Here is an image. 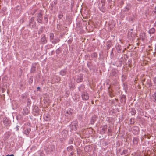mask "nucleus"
Masks as SVG:
<instances>
[{
  "instance_id": "nucleus-20",
  "label": "nucleus",
  "mask_w": 156,
  "mask_h": 156,
  "mask_svg": "<svg viewBox=\"0 0 156 156\" xmlns=\"http://www.w3.org/2000/svg\"><path fill=\"white\" fill-rule=\"evenodd\" d=\"M92 121L91 123V124H93L94 122V120L93 119H92Z\"/></svg>"
},
{
  "instance_id": "nucleus-5",
  "label": "nucleus",
  "mask_w": 156,
  "mask_h": 156,
  "mask_svg": "<svg viewBox=\"0 0 156 156\" xmlns=\"http://www.w3.org/2000/svg\"><path fill=\"white\" fill-rule=\"evenodd\" d=\"M60 40L58 38H55L54 39H53V40L51 41V42L54 44H55L58 42Z\"/></svg>"
},
{
  "instance_id": "nucleus-14",
  "label": "nucleus",
  "mask_w": 156,
  "mask_h": 156,
  "mask_svg": "<svg viewBox=\"0 0 156 156\" xmlns=\"http://www.w3.org/2000/svg\"><path fill=\"white\" fill-rule=\"evenodd\" d=\"M73 147L72 146H70L69 147H68L67 150L68 151H70L72 150L73 149Z\"/></svg>"
},
{
  "instance_id": "nucleus-23",
  "label": "nucleus",
  "mask_w": 156,
  "mask_h": 156,
  "mask_svg": "<svg viewBox=\"0 0 156 156\" xmlns=\"http://www.w3.org/2000/svg\"><path fill=\"white\" fill-rule=\"evenodd\" d=\"M108 2H110V1H111L112 0H108Z\"/></svg>"
},
{
  "instance_id": "nucleus-17",
  "label": "nucleus",
  "mask_w": 156,
  "mask_h": 156,
  "mask_svg": "<svg viewBox=\"0 0 156 156\" xmlns=\"http://www.w3.org/2000/svg\"><path fill=\"white\" fill-rule=\"evenodd\" d=\"M34 17H32L31 18L30 22H33L34 21Z\"/></svg>"
},
{
  "instance_id": "nucleus-24",
  "label": "nucleus",
  "mask_w": 156,
  "mask_h": 156,
  "mask_svg": "<svg viewBox=\"0 0 156 156\" xmlns=\"http://www.w3.org/2000/svg\"><path fill=\"white\" fill-rule=\"evenodd\" d=\"M30 101V100L28 99V102H29Z\"/></svg>"
},
{
  "instance_id": "nucleus-26",
  "label": "nucleus",
  "mask_w": 156,
  "mask_h": 156,
  "mask_svg": "<svg viewBox=\"0 0 156 156\" xmlns=\"http://www.w3.org/2000/svg\"><path fill=\"white\" fill-rule=\"evenodd\" d=\"M136 140V139H134L133 140V141H134V140Z\"/></svg>"
},
{
  "instance_id": "nucleus-9",
  "label": "nucleus",
  "mask_w": 156,
  "mask_h": 156,
  "mask_svg": "<svg viewBox=\"0 0 156 156\" xmlns=\"http://www.w3.org/2000/svg\"><path fill=\"white\" fill-rule=\"evenodd\" d=\"M152 99L153 101L156 102V92L154 93L152 95Z\"/></svg>"
},
{
  "instance_id": "nucleus-19",
  "label": "nucleus",
  "mask_w": 156,
  "mask_h": 156,
  "mask_svg": "<svg viewBox=\"0 0 156 156\" xmlns=\"http://www.w3.org/2000/svg\"><path fill=\"white\" fill-rule=\"evenodd\" d=\"M5 156H14L13 154H11L10 155H7Z\"/></svg>"
},
{
  "instance_id": "nucleus-15",
  "label": "nucleus",
  "mask_w": 156,
  "mask_h": 156,
  "mask_svg": "<svg viewBox=\"0 0 156 156\" xmlns=\"http://www.w3.org/2000/svg\"><path fill=\"white\" fill-rule=\"evenodd\" d=\"M131 114L132 115H134L136 114V110L134 109H132V111H131Z\"/></svg>"
},
{
  "instance_id": "nucleus-4",
  "label": "nucleus",
  "mask_w": 156,
  "mask_h": 156,
  "mask_svg": "<svg viewBox=\"0 0 156 156\" xmlns=\"http://www.w3.org/2000/svg\"><path fill=\"white\" fill-rule=\"evenodd\" d=\"M83 80V76L82 75H80V76H79L78 77L76 81L78 83L80 82Z\"/></svg>"
},
{
  "instance_id": "nucleus-21",
  "label": "nucleus",
  "mask_w": 156,
  "mask_h": 156,
  "mask_svg": "<svg viewBox=\"0 0 156 156\" xmlns=\"http://www.w3.org/2000/svg\"><path fill=\"white\" fill-rule=\"evenodd\" d=\"M37 89V90H39L40 89V87H38Z\"/></svg>"
},
{
  "instance_id": "nucleus-8",
  "label": "nucleus",
  "mask_w": 156,
  "mask_h": 156,
  "mask_svg": "<svg viewBox=\"0 0 156 156\" xmlns=\"http://www.w3.org/2000/svg\"><path fill=\"white\" fill-rule=\"evenodd\" d=\"M31 130L30 128H28L25 130L24 132V134L26 135H28L29 134Z\"/></svg>"
},
{
  "instance_id": "nucleus-6",
  "label": "nucleus",
  "mask_w": 156,
  "mask_h": 156,
  "mask_svg": "<svg viewBox=\"0 0 156 156\" xmlns=\"http://www.w3.org/2000/svg\"><path fill=\"white\" fill-rule=\"evenodd\" d=\"M29 113L28 109L27 108H24L23 109L22 113L23 114L27 115Z\"/></svg>"
},
{
  "instance_id": "nucleus-12",
  "label": "nucleus",
  "mask_w": 156,
  "mask_h": 156,
  "mask_svg": "<svg viewBox=\"0 0 156 156\" xmlns=\"http://www.w3.org/2000/svg\"><path fill=\"white\" fill-rule=\"evenodd\" d=\"M72 113V112L71 111H67L65 115L66 116H68V115H71Z\"/></svg>"
},
{
  "instance_id": "nucleus-3",
  "label": "nucleus",
  "mask_w": 156,
  "mask_h": 156,
  "mask_svg": "<svg viewBox=\"0 0 156 156\" xmlns=\"http://www.w3.org/2000/svg\"><path fill=\"white\" fill-rule=\"evenodd\" d=\"M37 21H38L40 23H41V19L42 17V14L40 13L37 16Z\"/></svg>"
},
{
  "instance_id": "nucleus-10",
  "label": "nucleus",
  "mask_w": 156,
  "mask_h": 156,
  "mask_svg": "<svg viewBox=\"0 0 156 156\" xmlns=\"http://www.w3.org/2000/svg\"><path fill=\"white\" fill-rule=\"evenodd\" d=\"M50 40L51 41L53 40L54 37V35L53 33H50Z\"/></svg>"
},
{
  "instance_id": "nucleus-2",
  "label": "nucleus",
  "mask_w": 156,
  "mask_h": 156,
  "mask_svg": "<svg viewBox=\"0 0 156 156\" xmlns=\"http://www.w3.org/2000/svg\"><path fill=\"white\" fill-rule=\"evenodd\" d=\"M82 97L83 100H87L89 98L88 94L85 92H84L82 94Z\"/></svg>"
},
{
  "instance_id": "nucleus-27",
  "label": "nucleus",
  "mask_w": 156,
  "mask_h": 156,
  "mask_svg": "<svg viewBox=\"0 0 156 156\" xmlns=\"http://www.w3.org/2000/svg\"><path fill=\"white\" fill-rule=\"evenodd\" d=\"M138 1H141V0H137Z\"/></svg>"
},
{
  "instance_id": "nucleus-16",
  "label": "nucleus",
  "mask_w": 156,
  "mask_h": 156,
  "mask_svg": "<svg viewBox=\"0 0 156 156\" xmlns=\"http://www.w3.org/2000/svg\"><path fill=\"white\" fill-rule=\"evenodd\" d=\"M3 123L4 124L6 125H7L8 124V121L6 119L3 121Z\"/></svg>"
},
{
  "instance_id": "nucleus-1",
  "label": "nucleus",
  "mask_w": 156,
  "mask_h": 156,
  "mask_svg": "<svg viewBox=\"0 0 156 156\" xmlns=\"http://www.w3.org/2000/svg\"><path fill=\"white\" fill-rule=\"evenodd\" d=\"M77 126V122L76 121H75L72 122L70 125L71 127H72V129L74 130L76 129Z\"/></svg>"
},
{
  "instance_id": "nucleus-11",
  "label": "nucleus",
  "mask_w": 156,
  "mask_h": 156,
  "mask_svg": "<svg viewBox=\"0 0 156 156\" xmlns=\"http://www.w3.org/2000/svg\"><path fill=\"white\" fill-rule=\"evenodd\" d=\"M66 71V69L62 70L60 72V74L64 76L65 75Z\"/></svg>"
},
{
  "instance_id": "nucleus-18",
  "label": "nucleus",
  "mask_w": 156,
  "mask_h": 156,
  "mask_svg": "<svg viewBox=\"0 0 156 156\" xmlns=\"http://www.w3.org/2000/svg\"><path fill=\"white\" fill-rule=\"evenodd\" d=\"M154 82L155 84H156V77L154 78Z\"/></svg>"
},
{
  "instance_id": "nucleus-22",
  "label": "nucleus",
  "mask_w": 156,
  "mask_h": 156,
  "mask_svg": "<svg viewBox=\"0 0 156 156\" xmlns=\"http://www.w3.org/2000/svg\"><path fill=\"white\" fill-rule=\"evenodd\" d=\"M88 147V146H87V147H85V149H86L87 148V147Z\"/></svg>"
},
{
  "instance_id": "nucleus-25",
  "label": "nucleus",
  "mask_w": 156,
  "mask_h": 156,
  "mask_svg": "<svg viewBox=\"0 0 156 156\" xmlns=\"http://www.w3.org/2000/svg\"><path fill=\"white\" fill-rule=\"evenodd\" d=\"M71 154H73V152H71Z\"/></svg>"
},
{
  "instance_id": "nucleus-7",
  "label": "nucleus",
  "mask_w": 156,
  "mask_h": 156,
  "mask_svg": "<svg viewBox=\"0 0 156 156\" xmlns=\"http://www.w3.org/2000/svg\"><path fill=\"white\" fill-rule=\"evenodd\" d=\"M41 41L43 44H44L46 43L47 41L46 39L45 36H44L42 38H41Z\"/></svg>"
},
{
  "instance_id": "nucleus-13",
  "label": "nucleus",
  "mask_w": 156,
  "mask_h": 156,
  "mask_svg": "<svg viewBox=\"0 0 156 156\" xmlns=\"http://www.w3.org/2000/svg\"><path fill=\"white\" fill-rule=\"evenodd\" d=\"M155 30L154 28H152L149 31V33L150 34H152L155 32Z\"/></svg>"
}]
</instances>
